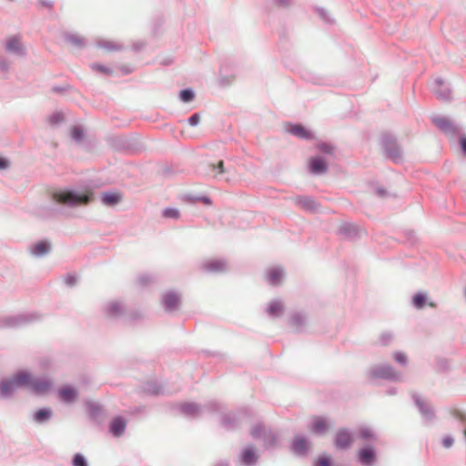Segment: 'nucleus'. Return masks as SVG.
<instances>
[{
  "instance_id": "obj_1",
  "label": "nucleus",
  "mask_w": 466,
  "mask_h": 466,
  "mask_svg": "<svg viewBox=\"0 0 466 466\" xmlns=\"http://www.w3.org/2000/svg\"><path fill=\"white\" fill-rule=\"evenodd\" d=\"M55 203L68 208H76L87 205L92 199V193L89 191H76L71 188H61L52 194Z\"/></svg>"
},
{
  "instance_id": "obj_2",
  "label": "nucleus",
  "mask_w": 466,
  "mask_h": 466,
  "mask_svg": "<svg viewBox=\"0 0 466 466\" xmlns=\"http://www.w3.org/2000/svg\"><path fill=\"white\" fill-rule=\"evenodd\" d=\"M44 315L37 311L22 312L16 315L0 317V328L18 329L40 322Z\"/></svg>"
},
{
  "instance_id": "obj_3",
  "label": "nucleus",
  "mask_w": 466,
  "mask_h": 466,
  "mask_svg": "<svg viewBox=\"0 0 466 466\" xmlns=\"http://www.w3.org/2000/svg\"><path fill=\"white\" fill-rule=\"evenodd\" d=\"M28 372L20 370L14 376L0 380V398L10 399L18 388H25V384L28 382Z\"/></svg>"
},
{
  "instance_id": "obj_4",
  "label": "nucleus",
  "mask_w": 466,
  "mask_h": 466,
  "mask_svg": "<svg viewBox=\"0 0 466 466\" xmlns=\"http://www.w3.org/2000/svg\"><path fill=\"white\" fill-rule=\"evenodd\" d=\"M367 378L370 380H385L389 381H402L403 375L401 372L397 371L390 364H376L367 370Z\"/></svg>"
},
{
  "instance_id": "obj_5",
  "label": "nucleus",
  "mask_w": 466,
  "mask_h": 466,
  "mask_svg": "<svg viewBox=\"0 0 466 466\" xmlns=\"http://www.w3.org/2000/svg\"><path fill=\"white\" fill-rule=\"evenodd\" d=\"M380 147L383 149L386 158L391 160L396 164H400L403 160V154L397 138L390 134L385 133L380 137Z\"/></svg>"
},
{
  "instance_id": "obj_6",
  "label": "nucleus",
  "mask_w": 466,
  "mask_h": 466,
  "mask_svg": "<svg viewBox=\"0 0 466 466\" xmlns=\"http://www.w3.org/2000/svg\"><path fill=\"white\" fill-rule=\"evenodd\" d=\"M250 435L254 440H261L265 449H274L279 445V435L271 429L265 427L263 423H257L250 430Z\"/></svg>"
},
{
  "instance_id": "obj_7",
  "label": "nucleus",
  "mask_w": 466,
  "mask_h": 466,
  "mask_svg": "<svg viewBox=\"0 0 466 466\" xmlns=\"http://www.w3.org/2000/svg\"><path fill=\"white\" fill-rule=\"evenodd\" d=\"M252 416V411L248 408H241L237 412H228L221 417L220 423L227 431L238 429L241 423Z\"/></svg>"
},
{
  "instance_id": "obj_8",
  "label": "nucleus",
  "mask_w": 466,
  "mask_h": 466,
  "mask_svg": "<svg viewBox=\"0 0 466 466\" xmlns=\"http://www.w3.org/2000/svg\"><path fill=\"white\" fill-rule=\"evenodd\" d=\"M414 404L422 418L423 423L425 425L432 424L436 419V412L432 405L418 393H413L411 395Z\"/></svg>"
},
{
  "instance_id": "obj_9",
  "label": "nucleus",
  "mask_w": 466,
  "mask_h": 466,
  "mask_svg": "<svg viewBox=\"0 0 466 466\" xmlns=\"http://www.w3.org/2000/svg\"><path fill=\"white\" fill-rule=\"evenodd\" d=\"M28 382L25 384V388H28L35 395H43L51 390L53 383L48 378L35 379L28 372Z\"/></svg>"
},
{
  "instance_id": "obj_10",
  "label": "nucleus",
  "mask_w": 466,
  "mask_h": 466,
  "mask_svg": "<svg viewBox=\"0 0 466 466\" xmlns=\"http://www.w3.org/2000/svg\"><path fill=\"white\" fill-rule=\"evenodd\" d=\"M353 443L352 432L346 429H339L334 438V445L338 450H348Z\"/></svg>"
},
{
  "instance_id": "obj_11",
  "label": "nucleus",
  "mask_w": 466,
  "mask_h": 466,
  "mask_svg": "<svg viewBox=\"0 0 466 466\" xmlns=\"http://www.w3.org/2000/svg\"><path fill=\"white\" fill-rule=\"evenodd\" d=\"M258 459L259 455L257 449L252 444L246 446L239 455V460L243 466H255Z\"/></svg>"
},
{
  "instance_id": "obj_12",
  "label": "nucleus",
  "mask_w": 466,
  "mask_h": 466,
  "mask_svg": "<svg viewBox=\"0 0 466 466\" xmlns=\"http://www.w3.org/2000/svg\"><path fill=\"white\" fill-rule=\"evenodd\" d=\"M5 50L7 53L14 54L18 56H26V50L21 43L20 36L18 35L11 36L5 41Z\"/></svg>"
},
{
  "instance_id": "obj_13",
  "label": "nucleus",
  "mask_w": 466,
  "mask_h": 466,
  "mask_svg": "<svg viewBox=\"0 0 466 466\" xmlns=\"http://www.w3.org/2000/svg\"><path fill=\"white\" fill-rule=\"evenodd\" d=\"M161 302L167 312H172L180 305V295L175 291H167L163 294Z\"/></svg>"
},
{
  "instance_id": "obj_14",
  "label": "nucleus",
  "mask_w": 466,
  "mask_h": 466,
  "mask_svg": "<svg viewBox=\"0 0 466 466\" xmlns=\"http://www.w3.org/2000/svg\"><path fill=\"white\" fill-rule=\"evenodd\" d=\"M433 93L439 100L449 102L451 100V89L448 85L444 84L442 78L438 77L434 81Z\"/></svg>"
},
{
  "instance_id": "obj_15",
  "label": "nucleus",
  "mask_w": 466,
  "mask_h": 466,
  "mask_svg": "<svg viewBox=\"0 0 466 466\" xmlns=\"http://www.w3.org/2000/svg\"><path fill=\"white\" fill-rule=\"evenodd\" d=\"M179 412L188 418L194 419L201 415L202 408L195 402H184L177 405Z\"/></svg>"
},
{
  "instance_id": "obj_16",
  "label": "nucleus",
  "mask_w": 466,
  "mask_h": 466,
  "mask_svg": "<svg viewBox=\"0 0 466 466\" xmlns=\"http://www.w3.org/2000/svg\"><path fill=\"white\" fill-rule=\"evenodd\" d=\"M329 426L330 424L326 418L315 416L309 425V430L317 435H324L329 431Z\"/></svg>"
},
{
  "instance_id": "obj_17",
  "label": "nucleus",
  "mask_w": 466,
  "mask_h": 466,
  "mask_svg": "<svg viewBox=\"0 0 466 466\" xmlns=\"http://www.w3.org/2000/svg\"><path fill=\"white\" fill-rule=\"evenodd\" d=\"M309 447L310 443L304 436H296L291 443V451L299 456L306 455Z\"/></svg>"
},
{
  "instance_id": "obj_18",
  "label": "nucleus",
  "mask_w": 466,
  "mask_h": 466,
  "mask_svg": "<svg viewBox=\"0 0 466 466\" xmlns=\"http://www.w3.org/2000/svg\"><path fill=\"white\" fill-rule=\"evenodd\" d=\"M328 165L325 160L319 157H313L309 162V170L313 175H323L328 172Z\"/></svg>"
},
{
  "instance_id": "obj_19",
  "label": "nucleus",
  "mask_w": 466,
  "mask_h": 466,
  "mask_svg": "<svg viewBox=\"0 0 466 466\" xmlns=\"http://www.w3.org/2000/svg\"><path fill=\"white\" fill-rule=\"evenodd\" d=\"M376 460V452L372 447H365L358 451V461L360 464L370 466Z\"/></svg>"
},
{
  "instance_id": "obj_20",
  "label": "nucleus",
  "mask_w": 466,
  "mask_h": 466,
  "mask_svg": "<svg viewBox=\"0 0 466 466\" xmlns=\"http://www.w3.org/2000/svg\"><path fill=\"white\" fill-rule=\"evenodd\" d=\"M202 268L211 273L224 272L227 270V262L224 259L208 260L202 264Z\"/></svg>"
},
{
  "instance_id": "obj_21",
  "label": "nucleus",
  "mask_w": 466,
  "mask_h": 466,
  "mask_svg": "<svg viewBox=\"0 0 466 466\" xmlns=\"http://www.w3.org/2000/svg\"><path fill=\"white\" fill-rule=\"evenodd\" d=\"M127 428L126 420L121 417H116L109 424V431L114 437H120L124 434Z\"/></svg>"
},
{
  "instance_id": "obj_22",
  "label": "nucleus",
  "mask_w": 466,
  "mask_h": 466,
  "mask_svg": "<svg viewBox=\"0 0 466 466\" xmlns=\"http://www.w3.org/2000/svg\"><path fill=\"white\" fill-rule=\"evenodd\" d=\"M432 122L440 130L445 133L453 134L456 131L454 125L448 117L435 116L432 118Z\"/></svg>"
},
{
  "instance_id": "obj_23",
  "label": "nucleus",
  "mask_w": 466,
  "mask_h": 466,
  "mask_svg": "<svg viewBox=\"0 0 466 466\" xmlns=\"http://www.w3.org/2000/svg\"><path fill=\"white\" fill-rule=\"evenodd\" d=\"M339 233L346 238L354 239L358 237L360 229L357 225L345 222L340 225Z\"/></svg>"
},
{
  "instance_id": "obj_24",
  "label": "nucleus",
  "mask_w": 466,
  "mask_h": 466,
  "mask_svg": "<svg viewBox=\"0 0 466 466\" xmlns=\"http://www.w3.org/2000/svg\"><path fill=\"white\" fill-rule=\"evenodd\" d=\"M50 251L51 243L47 240L39 241L31 248V254L36 258L44 257Z\"/></svg>"
},
{
  "instance_id": "obj_25",
  "label": "nucleus",
  "mask_w": 466,
  "mask_h": 466,
  "mask_svg": "<svg viewBox=\"0 0 466 466\" xmlns=\"http://www.w3.org/2000/svg\"><path fill=\"white\" fill-rule=\"evenodd\" d=\"M122 195L117 192L106 191L101 194V201L105 206L115 207L120 203Z\"/></svg>"
},
{
  "instance_id": "obj_26",
  "label": "nucleus",
  "mask_w": 466,
  "mask_h": 466,
  "mask_svg": "<svg viewBox=\"0 0 466 466\" xmlns=\"http://www.w3.org/2000/svg\"><path fill=\"white\" fill-rule=\"evenodd\" d=\"M288 132L301 139L309 140L313 138V135L303 126L299 124L290 125L288 128Z\"/></svg>"
},
{
  "instance_id": "obj_27",
  "label": "nucleus",
  "mask_w": 466,
  "mask_h": 466,
  "mask_svg": "<svg viewBox=\"0 0 466 466\" xmlns=\"http://www.w3.org/2000/svg\"><path fill=\"white\" fill-rule=\"evenodd\" d=\"M295 202L300 208L309 211H315L318 208V205L314 198L309 196H298L295 198Z\"/></svg>"
},
{
  "instance_id": "obj_28",
  "label": "nucleus",
  "mask_w": 466,
  "mask_h": 466,
  "mask_svg": "<svg viewBox=\"0 0 466 466\" xmlns=\"http://www.w3.org/2000/svg\"><path fill=\"white\" fill-rule=\"evenodd\" d=\"M105 312L110 318H118L124 313V307L118 301H112L105 307Z\"/></svg>"
},
{
  "instance_id": "obj_29",
  "label": "nucleus",
  "mask_w": 466,
  "mask_h": 466,
  "mask_svg": "<svg viewBox=\"0 0 466 466\" xmlns=\"http://www.w3.org/2000/svg\"><path fill=\"white\" fill-rule=\"evenodd\" d=\"M58 394L61 400L66 403L73 402L78 396L77 390L70 386L61 388Z\"/></svg>"
},
{
  "instance_id": "obj_30",
  "label": "nucleus",
  "mask_w": 466,
  "mask_h": 466,
  "mask_svg": "<svg viewBox=\"0 0 466 466\" xmlns=\"http://www.w3.org/2000/svg\"><path fill=\"white\" fill-rule=\"evenodd\" d=\"M208 175L217 178L218 180H221V176L226 173V169L224 167V162L219 160L217 164L209 163L208 165Z\"/></svg>"
},
{
  "instance_id": "obj_31",
  "label": "nucleus",
  "mask_w": 466,
  "mask_h": 466,
  "mask_svg": "<svg viewBox=\"0 0 466 466\" xmlns=\"http://www.w3.org/2000/svg\"><path fill=\"white\" fill-rule=\"evenodd\" d=\"M53 411L50 408H42L36 410L33 415V420L36 423H45L52 418Z\"/></svg>"
},
{
  "instance_id": "obj_32",
  "label": "nucleus",
  "mask_w": 466,
  "mask_h": 466,
  "mask_svg": "<svg viewBox=\"0 0 466 466\" xmlns=\"http://www.w3.org/2000/svg\"><path fill=\"white\" fill-rule=\"evenodd\" d=\"M283 269L281 268H273L269 269L268 273V282L270 285L276 286L279 285L283 278Z\"/></svg>"
},
{
  "instance_id": "obj_33",
  "label": "nucleus",
  "mask_w": 466,
  "mask_h": 466,
  "mask_svg": "<svg viewBox=\"0 0 466 466\" xmlns=\"http://www.w3.org/2000/svg\"><path fill=\"white\" fill-rule=\"evenodd\" d=\"M306 321L307 318L304 314L296 312L291 315L289 324L291 327L295 328L297 331H300L306 324Z\"/></svg>"
},
{
  "instance_id": "obj_34",
  "label": "nucleus",
  "mask_w": 466,
  "mask_h": 466,
  "mask_svg": "<svg viewBox=\"0 0 466 466\" xmlns=\"http://www.w3.org/2000/svg\"><path fill=\"white\" fill-rule=\"evenodd\" d=\"M63 37L66 42H68L77 47H82L85 45L84 38L76 34L65 33L63 35Z\"/></svg>"
},
{
  "instance_id": "obj_35",
  "label": "nucleus",
  "mask_w": 466,
  "mask_h": 466,
  "mask_svg": "<svg viewBox=\"0 0 466 466\" xmlns=\"http://www.w3.org/2000/svg\"><path fill=\"white\" fill-rule=\"evenodd\" d=\"M282 310L283 305L279 300L271 301L267 308L268 314L272 317H278Z\"/></svg>"
},
{
  "instance_id": "obj_36",
  "label": "nucleus",
  "mask_w": 466,
  "mask_h": 466,
  "mask_svg": "<svg viewBox=\"0 0 466 466\" xmlns=\"http://www.w3.org/2000/svg\"><path fill=\"white\" fill-rule=\"evenodd\" d=\"M87 409L90 417L93 419H97L103 413V407L96 402H88Z\"/></svg>"
},
{
  "instance_id": "obj_37",
  "label": "nucleus",
  "mask_w": 466,
  "mask_h": 466,
  "mask_svg": "<svg viewBox=\"0 0 466 466\" xmlns=\"http://www.w3.org/2000/svg\"><path fill=\"white\" fill-rule=\"evenodd\" d=\"M144 390L147 393H149V394H152V395H158V394H163L164 393L161 385H159L156 381L147 382L145 385V387H144Z\"/></svg>"
},
{
  "instance_id": "obj_38",
  "label": "nucleus",
  "mask_w": 466,
  "mask_h": 466,
  "mask_svg": "<svg viewBox=\"0 0 466 466\" xmlns=\"http://www.w3.org/2000/svg\"><path fill=\"white\" fill-rule=\"evenodd\" d=\"M427 302V296L424 293L419 292L412 297V305L414 308L420 309Z\"/></svg>"
},
{
  "instance_id": "obj_39",
  "label": "nucleus",
  "mask_w": 466,
  "mask_h": 466,
  "mask_svg": "<svg viewBox=\"0 0 466 466\" xmlns=\"http://www.w3.org/2000/svg\"><path fill=\"white\" fill-rule=\"evenodd\" d=\"M86 137L85 131L81 126H75L71 131V137L76 143H80Z\"/></svg>"
},
{
  "instance_id": "obj_40",
  "label": "nucleus",
  "mask_w": 466,
  "mask_h": 466,
  "mask_svg": "<svg viewBox=\"0 0 466 466\" xmlns=\"http://www.w3.org/2000/svg\"><path fill=\"white\" fill-rule=\"evenodd\" d=\"M59 212V209L52 207H42L38 210V216L42 218H48Z\"/></svg>"
},
{
  "instance_id": "obj_41",
  "label": "nucleus",
  "mask_w": 466,
  "mask_h": 466,
  "mask_svg": "<svg viewBox=\"0 0 466 466\" xmlns=\"http://www.w3.org/2000/svg\"><path fill=\"white\" fill-rule=\"evenodd\" d=\"M162 216L165 218L177 220L180 218V211L176 208H167L162 211Z\"/></svg>"
},
{
  "instance_id": "obj_42",
  "label": "nucleus",
  "mask_w": 466,
  "mask_h": 466,
  "mask_svg": "<svg viewBox=\"0 0 466 466\" xmlns=\"http://www.w3.org/2000/svg\"><path fill=\"white\" fill-rule=\"evenodd\" d=\"M195 98V93L191 88H185L179 92V99L184 103H189Z\"/></svg>"
},
{
  "instance_id": "obj_43",
  "label": "nucleus",
  "mask_w": 466,
  "mask_h": 466,
  "mask_svg": "<svg viewBox=\"0 0 466 466\" xmlns=\"http://www.w3.org/2000/svg\"><path fill=\"white\" fill-rule=\"evenodd\" d=\"M317 148L320 153L326 155H333L335 149L334 146L327 142H320L317 144Z\"/></svg>"
},
{
  "instance_id": "obj_44",
  "label": "nucleus",
  "mask_w": 466,
  "mask_h": 466,
  "mask_svg": "<svg viewBox=\"0 0 466 466\" xmlns=\"http://www.w3.org/2000/svg\"><path fill=\"white\" fill-rule=\"evenodd\" d=\"M64 121V115L61 112H55L48 116V123L52 126L58 125Z\"/></svg>"
},
{
  "instance_id": "obj_45",
  "label": "nucleus",
  "mask_w": 466,
  "mask_h": 466,
  "mask_svg": "<svg viewBox=\"0 0 466 466\" xmlns=\"http://www.w3.org/2000/svg\"><path fill=\"white\" fill-rule=\"evenodd\" d=\"M72 464L73 466H88L86 459L81 453L74 455Z\"/></svg>"
},
{
  "instance_id": "obj_46",
  "label": "nucleus",
  "mask_w": 466,
  "mask_h": 466,
  "mask_svg": "<svg viewBox=\"0 0 466 466\" xmlns=\"http://www.w3.org/2000/svg\"><path fill=\"white\" fill-rule=\"evenodd\" d=\"M360 437L363 440H372L375 438L372 431L367 427H363L360 430Z\"/></svg>"
},
{
  "instance_id": "obj_47",
  "label": "nucleus",
  "mask_w": 466,
  "mask_h": 466,
  "mask_svg": "<svg viewBox=\"0 0 466 466\" xmlns=\"http://www.w3.org/2000/svg\"><path fill=\"white\" fill-rule=\"evenodd\" d=\"M99 46L109 51L119 50L121 48L120 46L108 41L100 42Z\"/></svg>"
},
{
  "instance_id": "obj_48",
  "label": "nucleus",
  "mask_w": 466,
  "mask_h": 466,
  "mask_svg": "<svg viewBox=\"0 0 466 466\" xmlns=\"http://www.w3.org/2000/svg\"><path fill=\"white\" fill-rule=\"evenodd\" d=\"M314 466H332V462L329 457L319 456L315 461Z\"/></svg>"
},
{
  "instance_id": "obj_49",
  "label": "nucleus",
  "mask_w": 466,
  "mask_h": 466,
  "mask_svg": "<svg viewBox=\"0 0 466 466\" xmlns=\"http://www.w3.org/2000/svg\"><path fill=\"white\" fill-rule=\"evenodd\" d=\"M393 358H394L395 361L398 362L399 364H400L402 366L407 365L408 360L404 353L395 352Z\"/></svg>"
},
{
  "instance_id": "obj_50",
  "label": "nucleus",
  "mask_w": 466,
  "mask_h": 466,
  "mask_svg": "<svg viewBox=\"0 0 466 466\" xmlns=\"http://www.w3.org/2000/svg\"><path fill=\"white\" fill-rule=\"evenodd\" d=\"M392 334L390 333V332H383L380 336V343L383 346H386L388 345L391 340H392Z\"/></svg>"
},
{
  "instance_id": "obj_51",
  "label": "nucleus",
  "mask_w": 466,
  "mask_h": 466,
  "mask_svg": "<svg viewBox=\"0 0 466 466\" xmlns=\"http://www.w3.org/2000/svg\"><path fill=\"white\" fill-rule=\"evenodd\" d=\"M9 68H10V61L4 56L0 55V71L1 72H8Z\"/></svg>"
},
{
  "instance_id": "obj_52",
  "label": "nucleus",
  "mask_w": 466,
  "mask_h": 466,
  "mask_svg": "<svg viewBox=\"0 0 466 466\" xmlns=\"http://www.w3.org/2000/svg\"><path fill=\"white\" fill-rule=\"evenodd\" d=\"M92 68L94 70H96L100 73H103V74H106V75H111L112 74V69H110L109 67H106L103 65H99V64H94L92 65Z\"/></svg>"
},
{
  "instance_id": "obj_53",
  "label": "nucleus",
  "mask_w": 466,
  "mask_h": 466,
  "mask_svg": "<svg viewBox=\"0 0 466 466\" xmlns=\"http://www.w3.org/2000/svg\"><path fill=\"white\" fill-rule=\"evenodd\" d=\"M153 281V279L151 276L149 275H141L138 277L137 279V282L140 286L144 287V286H147L148 285L149 283H151Z\"/></svg>"
},
{
  "instance_id": "obj_54",
  "label": "nucleus",
  "mask_w": 466,
  "mask_h": 466,
  "mask_svg": "<svg viewBox=\"0 0 466 466\" xmlns=\"http://www.w3.org/2000/svg\"><path fill=\"white\" fill-rule=\"evenodd\" d=\"M294 0H272V2L282 8H289L292 6Z\"/></svg>"
},
{
  "instance_id": "obj_55",
  "label": "nucleus",
  "mask_w": 466,
  "mask_h": 466,
  "mask_svg": "<svg viewBox=\"0 0 466 466\" xmlns=\"http://www.w3.org/2000/svg\"><path fill=\"white\" fill-rule=\"evenodd\" d=\"M454 443V439L451 435H447L442 438L441 444L444 448L449 449Z\"/></svg>"
},
{
  "instance_id": "obj_56",
  "label": "nucleus",
  "mask_w": 466,
  "mask_h": 466,
  "mask_svg": "<svg viewBox=\"0 0 466 466\" xmlns=\"http://www.w3.org/2000/svg\"><path fill=\"white\" fill-rule=\"evenodd\" d=\"M188 124L191 126V127H196L199 124V121H200V116L198 113H195L193 115H191L188 119Z\"/></svg>"
},
{
  "instance_id": "obj_57",
  "label": "nucleus",
  "mask_w": 466,
  "mask_h": 466,
  "mask_svg": "<svg viewBox=\"0 0 466 466\" xmlns=\"http://www.w3.org/2000/svg\"><path fill=\"white\" fill-rule=\"evenodd\" d=\"M206 407L210 412H216L220 410V404L217 401L208 402Z\"/></svg>"
},
{
  "instance_id": "obj_58",
  "label": "nucleus",
  "mask_w": 466,
  "mask_h": 466,
  "mask_svg": "<svg viewBox=\"0 0 466 466\" xmlns=\"http://www.w3.org/2000/svg\"><path fill=\"white\" fill-rule=\"evenodd\" d=\"M318 14L319 16L326 22V23H331V19L329 17L328 12L323 8H318L317 9Z\"/></svg>"
},
{
  "instance_id": "obj_59",
  "label": "nucleus",
  "mask_w": 466,
  "mask_h": 466,
  "mask_svg": "<svg viewBox=\"0 0 466 466\" xmlns=\"http://www.w3.org/2000/svg\"><path fill=\"white\" fill-rule=\"evenodd\" d=\"M65 283L69 286V287H73L76 285V277L74 276V275H70L68 274L66 278H65Z\"/></svg>"
},
{
  "instance_id": "obj_60",
  "label": "nucleus",
  "mask_w": 466,
  "mask_h": 466,
  "mask_svg": "<svg viewBox=\"0 0 466 466\" xmlns=\"http://www.w3.org/2000/svg\"><path fill=\"white\" fill-rule=\"evenodd\" d=\"M9 167H10V161L5 157H0V170H5V169L9 168Z\"/></svg>"
},
{
  "instance_id": "obj_61",
  "label": "nucleus",
  "mask_w": 466,
  "mask_h": 466,
  "mask_svg": "<svg viewBox=\"0 0 466 466\" xmlns=\"http://www.w3.org/2000/svg\"><path fill=\"white\" fill-rule=\"evenodd\" d=\"M38 4L43 7H46L48 9L53 8V3L50 0H38Z\"/></svg>"
},
{
  "instance_id": "obj_62",
  "label": "nucleus",
  "mask_w": 466,
  "mask_h": 466,
  "mask_svg": "<svg viewBox=\"0 0 466 466\" xmlns=\"http://www.w3.org/2000/svg\"><path fill=\"white\" fill-rule=\"evenodd\" d=\"M198 196H192V195H187L185 197V199L190 203H196V202H200L199 199H198Z\"/></svg>"
},
{
  "instance_id": "obj_63",
  "label": "nucleus",
  "mask_w": 466,
  "mask_h": 466,
  "mask_svg": "<svg viewBox=\"0 0 466 466\" xmlns=\"http://www.w3.org/2000/svg\"><path fill=\"white\" fill-rule=\"evenodd\" d=\"M198 199L200 200V202H203L206 205H211V199L207 196H198Z\"/></svg>"
},
{
  "instance_id": "obj_64",
  "label": "nucleus",
  "mask_w": 466,
  "mask_h": 466,
  "mask_svg": "<svg viewBox=\"0 0 466 466\" xmlns=\"http://www.w3.org/2000/svg\"><path fill=\"white\" fill-rule=\"evenodd\" d=\"M460 145L463 154L466 156V137H461L460 139Z\"/></svg>"
}]
</instances>
